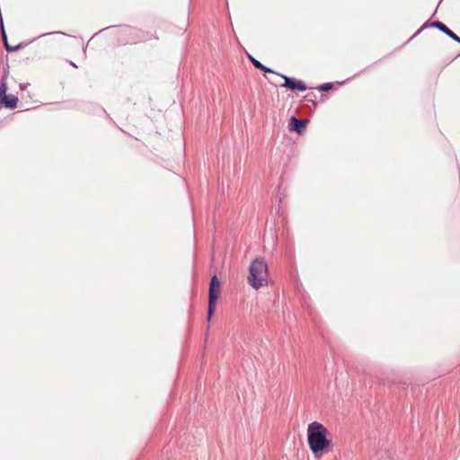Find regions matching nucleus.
I'll return each mask as SVG.
<instances>
[{
	"instance_id": "nucleus-7",
	"label": "nucleus",
	"mask_w": 460,
	"mask_h": 460,
	"mask_svg": "<svg viewBox=\"0 0 460 460\" xmlns=\"http://www.w3.org/2000/svg\"><path fill=\"white\" fill-rule=\"evenodd\" d=\"M307 119H299L295 116H292L289 119V129L301 134L306 126Z\"/></svg>"
},
{
	"instance_id": "nucleus-12",
	"label": "nucleus",
	"mask_w": 460,
	"mask_h": 460,
	"mask_svg": "<svg viewBox=\"0 0 460 460\" xmlns=\"http://www.w3.org/2000/svg\"><path fill=\"white\" fill-rule=\"evenodd\" d=\"M332 87H333V84L332 83H326V84H321L318 87V89L321 92H327V91L331 90Z\"/></svg>"
},
{
	"instance_id": "nucleus-10",
	"label": "nucleus",
	"mask_w": 460,
	"mask_h": 460,
	"mask_svg": "<svg viewBox=\"0 0 460 460\" xmlns=\"http://www.w3.org/2000/svg\"><path fill=\"white\" fill-rule=\"evenodd\" d=\"M248 58L252 62V64L254 66V67H256L257 69L264 71L265 73H272V74H276L277 75L276 72H274L272 69H270V68L265 66L264 65H262L259 60L254 58L252 56L248 55Z\"/></svg>"
},
{
	"instance_id": "nucleus-3",
	"label": "nucleus",
	"mask_w": 460,
	"mask_h": 460,
	"mask_svg": "<svg viewBox=\"0 0 460 460\" xmlns=\"http://www.w3.org/2000/svg\"><path fill=\"white\" fill-rule=\"evenodd\" d=\"M220 292V282L217 276V273L214 272L209 282V289H208V320L210 321L215 309L216 303L218 299Z\"/></svg>"
},
{
	"instance_id": "nucleus-9",
	"label": "nucleus",
	"mask_w": 460,
	"mask_h": 460,
	"mask_svg": "<svg viewBox=\"0 0 460 460\" xmlns=\"http://www.w3.org/2000/svg\"><path fill=\"white\" fill-rule=\"evenodd\" d=\"M1 37H2V40L4 42V49L8 52L16 51V50L20 49L22 48V43H20V44L15 45V46H11V45L8 44L7 36H6V33L4 31V29L3 25H2V31H1Z\"/></svg>"
},
{
	"instance_id": "nucleus-4",
	"label": "nucleus",
	"mask_w": 460,
	"mask_h": 460,
	"mask_svg": "<svg viewBox=\"0 0 460 460\" xmlns=\"http://www.w3.org/2000/svg\"><path fill=\"white\" fill-rule=\"evenodd\" d=\"M429 27H433V28H436L438 30H439L440 31H442L443 33H445L447 36H448L450 39H452L453 40L460 43V38L454 32L452 31L448 27H447L443 22H439V21H435V22H425L417 31L416 33L413 35L414 36H417L418 34H420L424 29L426 28H429Z\"/></svg>"
},
{
	"instance_id": "nucleus-8",
	"label": "nucleus",
	"mask_w": 460,
	"mask_h": 460,
	"mask_svg": "<svg viewBox=\"0 0 460 460\" xmlns=\"http://www.w3.org/2000/svg\"><path fill=\"white\" fill-rule=\"evenodd\" d=\"M0 101L4 103L6 108L14 109L17 106L18 98L14 95H4L2 96Z\"/></svg>"
},
{
	"instance_id": "nucleus-6",
	"label": "nucleus",
	"mask_w": 460,
	"mask_h": 460,
	"mask_svg": "<svg viewBox=\"0 0 460 460\" xmlns=\"http://www.w3.org/2000/svg\"><path fill=\"white\" fill-rule=\"evenodd\" d=\"M126 34L128 36L131 43L133 44L144 42L150 39L148 32H146L143 30L137 28L128 27L126 31Z\"/></svg>"
},
{
	"instance_id": "nucleus-11",
	"label": "nucleus",
	"mask_w": 460,
	"mask_h": 460,
	"mask_svg": "<svg viewBox=\"0 0 460 460\" xmlns=\"http://www.w3.org/2000/svg\"><path fill=\"white\" fill-rule=\"evenodd\" d=\"M315 95L313 93H307L305 96V100L308 102H312L314 107H316V102H314Z\"/></svg>"
},
{
	"instance_id": "nucleus-1",
	"label": "nucleus",
	"mask_w": 460,
	"mask_h": 460,
	"mask_svg": "<svg viewBox=\"0 0 460 460\" xmlns=\"http://www.w3.org/2000/svg\"><path fill=\"white\" fill-rule=\"evenodd\" d=\"M328 429L320 422L314 421L307 428V442L316 458L331 450L332 440L328 438Z\"/></svg>"
},
{
	"instance_id": "nucleus-5",
	"label": "nucleus",
	"mask_w": 460,
	"mask_h": 460,
	"mask_svg": "<svg viewBox=\"0 0 460 460\" xmlns=\"http://www.w3.org/2000/svg\"><path fill=\"white\" fill-rule=\"evenodd\" d=\"M278 75L281 76L284 79V84H281V87H285L287 89L292 90V91H305L307 89V86L302 80H298L294 77H289L285 75H281L277 73Z\"/></svg>"
},
{
	"instance_id": "nucleus-2",
	"label": "nucleus",
	"mask_w": 460,
	"mask_h": 460,
	"mask_svg": "<svg viewBox=\"0 0 460 460\" xmlns=\"http://www.w3.org/2000/svg\"><path fill=\"white\" fill-rule=\"evenodd\" d=\"M268 280L269 266L266 261H252L247 277L249 285L258 290L261 287L267 286Z\"/></svg>"
}]
</instances>
